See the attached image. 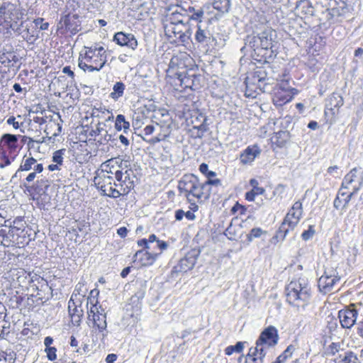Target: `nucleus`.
<instances>
[{"mask_svg": "<svg viewBox=\"0 0 363 363\" xmlns=\"http://www.w3.org/2000/svg\"><path fill=\"white\" fill-rule=\"evenodd\" d=\"M213 6L221 13H226L230 11L231 3L230 0H213Z\"/></svg>", "mask_w": 363, "mask_h": 363, "instance_id": "obj_33", "label": "nucleus"}, {"mask_svg": "<svg viewBox=\"0 0 363 363\" xmlns=\"http://www.w3.org/2000/svg\"><path fill=\"white\" fill-rule=\"evenodd\" d=\"M178 189L180 194H184L187 200L191 202V196L200 199V182L194 174H185L179 182Z\"/></svg>", "mask_w": 363, "mask_h": 363, "instance_id": "obj_6", "label": "nucleus"}, {"mask_svg": "<svg viewBox=\"0 0 363 363\" xmlns=\"http://www.w3.org/2000/svg\"><path fill=\"white\" fill-rule=\"evenodd\" d=\"M330 0H312V3L316 11L323 12V8H327L329 6Z\"/></svg>", "mask_w": 363, "mask_h": 363, "instance_id": "obj_44", "label": "nucleus"}, {"mask_svg": "<svg viewBox=\"0 0 363 363\" xmlns=\"http://www.w3.org/2000/svg\"><path fill=\"white\" fill-rule=\"evenodd\" d=\"M113 41L120 46H125L133 50L138 47V40L132 33L118 32L113 36Z\"/></svg>", "mask_w": 363, "mask_h": 363, "instance_id": "obj_17", "label": "nucleus"}, {"mask_svg": "<svg viewBox=\"0 0 363 363\" xmlns=\"http://www.w3.org/2000/svg\"><path fill=\"white\" fill-rule=\"evenodd\" d=\"M246 79H250L252 84H257L260 89H262V86L264 88L268 84L267 82L269 81L267 73L263 68H257L252 73L251 78L247 77Z\"/></svg>", "mask_w": 363, "mask_h": 363, "instance_id": "obj_22", "label": "nucleus"}, {"mask_svg": "<svg viewBox=\"0 0 363 363\" xmlns=\"http://www.w3.org/2000/svg\"><path fill=\"white\" fill-rule=\"evenodd\" d=\"M272 45V30L266 29L257 35H247L245 40V45L240 49L245 55L247 52H251V56L255 57L262 48H270Z\"/></svg>", "mask_w": 363, "mask_h": 363, "instance_id": "obj_3", "label": "nucleus"}, {"mask_svg": "<svg viewBox=\"0 0 363 363\" xmlns=\"http://www.w3.org/2000/svg\"><path fill=\"white\" fill-rule=\"evenodd\" d=\"M315 230L313 225H309L307 230H304L301 234V238L303 240L307 241L313 238L315 235Z\"/></svg>", "mask_w": 363, "mask_h": 363, "instance_id": "obj_47", "label": "nucleus"}, {"mask_svg": "<svg viewBox=\"0 0 363 363\" xmlns=\"http://www.w3.org/2000/svg\"><path fill=\"white\" fill-rule=\"evenodd\" d=\"M272 45L270 48L259 49V52L257 53L255 60L264 62H269V60H273L276 55L272 50Z\"/></svg>", "mask_w": 363, "mask_h": 363, "instance_id": "obj_29", "label": "nucleus"}, {"mask_svg": "<svg viewBox=\"0 0 363 363\" xmlns=\"http://www.w3.org/2000/svg\"><path fill=\"white\" fill-rule=\"evenodd\" d=\"M6 123L9 125H12L15 129H18L20 127L18 122L16 121V118L14 116H10L7 119Z\"/></svg>", "mask_w": 363, "mask_h": 363, "instance_id": "obj_59", "label": "nucleus"}, {"mask_svg": "<svg viewBox=\"0 0 363 363\" xmlns=\"http://www.w3.org/2000/svg\"><path fill=\"white\" fill-rule=\"evenodd\" d=\"M24 225L21 218H16L13 220V228H16L18 230L23 229Z\"/></svg>", "mask_w": 363, "mask_h": 363, "instance_id": "obj_58", "label": "nucleus"}, {"mask_svg": "<svg viewBox=\"0 0 363 363\" xmlns=\"http://www.w3.org/2000/svg\"><path fill=\"white\" fill-rule=\"evenodd\" d=\"M82 301H79V306L72 309L69 315L72 318V321L74 325L79 326L82 322V318L84 315V311L82 308Z\"/></svg>", "mask_w": 363, "mask_h": 363, "instance_id": "obj_32", "label": "nucleus"}, {"mask_svg": "<svg viewBox=\"0 0 363 363\" xmlns=\"http://www.w3.org/2000/svg\"><path fill=\"white\" fill-rule=\"evenodd\" d=\"M192 77V70L178 74V79L181 82V85L183 86L184 88L191 89V82L193 81Z\"/></svg>", "mask_w": 363, "mask_h": 363, "instance_id": "obj_35", "label": "nucleus"}, {"mask_svg": "<svg viewBox=\"0 0 363 363\" xmlns=\"http://www.w3.org/2000/svg\"><path fill=\"white\" fill-rule=\"evenodd\" d=\"M65 149H61L55 151L52 155V162L62 165L63 162V155L65 154Z\"/></svg>", "mask_w": 363, "mask_h": 363, "instance_id": "obj_46", "label": "nucleus"}, {"mask_svg": "<svg viewBox=\"0 0 363 363\" xmlns=\"http://www.w3.org/2000/svg\"><path fill=\"white\" fill-rule=\"evenodd\" d=\"M264 233H266V232L262 228H254L250 230V233L247 235V240L248 242H252L254 238H260Z\"/></svg>", "mask_w": 363, "mask_h": 363, "instance_id": "obj_43", "label": "nucleus"}, {"mask_svg": "<svg viewBox=\"0 0 363 363\" xmlns=\"http://www.w3.org/2000/svg\"><path fill=\"white\" fill-rule=\"evenodd\" d=\"M338 171H339V167L337 165L331 166L328 168V173H329L330 174H331L333 177L339 176L340 173Z\"/></svg>", "mask_w": 363, "mask_h": 363, "instance_id": "obj_56", "label": "nucleus"}, {"mask_svg": "<svg viewBox=\"0 0 363 363\" xmlns=\"http://www.w3.org/2000/svg\"><path fill=\"white\" fill-rule=\"evenodd\" d=\"M18 62V57L13 51L0 52V67L10 70Z\"/></svg>", "mask_w": 363, "mask_h": 363, "instance_id": "obj_19", "label": "nucleus"}, {"mask_svg": "<svg viewBox=\"0 0 363 363\" xmlns=\"http://www.w3.org/2000/svg\"><path fill=\"white\" fill-rule=\"evenodd\" d=\"M183 9L182 8H177L174 11L170 13L167 16V23H174V24H185L186 21H188L189 18L185 14L181 13V11Z\"/></svg>", "mask_w": 363, "mask_h": 363, "instance_id": "obj_28", "label": "nucleus"}, {"mask_svg": "<svg viewBox=\"0 0 363 363\" xmlns=\"http://www.w3.org/2000/svg\"><path fill=\"white\" fill-rule=\"evenodd\" d=\"M87 314L88 322L92 323V332L98 331L101 337V340H104L108 333L105 309L104 308L99 309L92 307V310L87 311Z\"/></svg>", "mask_w": 363, "mask_h": 363, "instance_id": "obj_5", "label": "nucleus"}, {"mask_svg": "<svg viewBox=\"0 0 363 363\" xmlns=\"http://www.w3.org/2000/svg\"><path fill=\"white\" fill-rule=\"evenodd\" d=\"M245 363H264V361L257 357V356H248V354L245 357Z\"/></svg>", "mask_w": 363, "mask_h": 363, "instance_id": "obj_52", "label": "nucleus"}, {"mask_svg": "<svg viewBox=\"0 0 363 363\" xmlns=\"http://www.w3.org/2000/svg\"><path fill=\"white\" fill-rule=\"evenodd\" d=\"M295 9L298 12L309 16H312L316 11L312 0H299L296 1Z\"/></svg>", "mask_w": 363, "mask_h": 363, "instance_id": "obj_25", "label": "nucleus"}, {"mask_svg": "<svg viewBox=\"0 0 363 363\" xmlns=\"http://www.w3.org/2000/svg\"><path fill=\"white\" fill-rule=\"evenodd\" d=\"M113 180L112 176L102 174L94 177V182L96 188L101 191L102 195L117 199L121 196V194L118 193V189L113 187Z\"/></svg>", "mask_w": 363, "mask_h": 363, "instance_id": "obj_7", "label": "nucleus"}, {"mask_svg": "<svg viewBox=\"0 0 363 363\" xmlns=\"http://www.w3.org/2000/svg\"><path fill=\"white\" fill-rule=\"evenodd\" d=\"M363 185V170L362 168L354 167L347 173L342 182V189H351L357 192Z\"/></svg>", "mask_w": 363, "mask_h": 363, "instance_id": "obj_8", "label": "nucleus"}, {"mask_svg": "<svg viewBox=\"0 0 363 363\" xmlns=\"http://www.w3.org/2000/svg\"><path fill=\"white\" fill-rule=\"evenodd\" d=\"M33 23L36 27H38L41 30H46L49 28V23L44 22V18H38L33 21Z\"/></svg>", "mask_w": 363, "mask_h": 363, "instance_id": "obj_48", "label": "nucleus"}, {"mask_svg": "<svg viewBox=\"0 0 363 363\" xmlns=\"http://www.w3.org/2000/svg\"><path fill=\"white\" fill-rule=\"evenodd\" d=\"M201 23V21L199 20V23L197 25V30L195 33L196 41L206 47L216 46L218 43L216 38L208 28H203Z\"/></svg>", "mask_w": 363, "mask_h": 363, "instance_id": "obj_13", "label": "nucleus"}, {"mask_svg": "<svg viewBox=\"0 0 363 363\" xmlns=\"http://www.w3.org/2000/svg\"><path fill=\"white\" fill-rule=\"evenodd\" d=\"M10 28L15 32L18 33H21V27H23V22L22 21L21 24H18L16 21H13L10 23Z\"/></svg>", "mask_w": 363, "mask_h": 363, "instance_id": "obj_53", "label": "nucleus"}, {"mask_svg": "<svg viewBox=\"0 0 363 363\" xmlns=\"http://www.w3.org/2000/svg\"><path fill=\"white\" fill-rule=\"evenodd\" d=\"M287 302L297 307H304L311 297V289L305 277L292 280L286 286Z\"/></svg>", "mask_w": 363, "mask_h": 363, "instance_id": "obj_2", "label": "nucleus"}, {"mask_svg": "<svg viewBox=\"0 0 363 363\" xmlns=\"http://www.w3.org/2000/svg\"><path fill=\"white\" fill-rule=\"evenodd\" d=\"M185 28V24H174L166 23L164 25L165 35L169 38H177V35Z\"/></svg>", "mask_w": 363, "mask_h": 363, "instance_id": "obj_26", "label": "nucleus"}, {"mask_svg": "<svg viewBox=\"0 0 363 363\" xmlns=\"http://www.w3.org/2000/svg\"><path fill=\"white\" fill-rule=\"evenodd\" d=\"M206 183L209 185V186H221V181L219 179H208L206 181Z\"/></svg>", "mask_w": 363, "mask_h": 363, "instance_id": "obj_62", "label": "nucleus"}, {"mask_svg": "<svg viewBox=\"0 0 363 363\" xmlns=\"http://www.w3.org/2000/svg\"><path fill=\"white\" fill-rule=\"evenodd\" d=\"M296 348L295 346L293 345H289L286 349L282 352L284 355L286 357V358H290L292 356V354L295 351Z\"/></svg>", "mask_w": 363, "mask_h": 363, "instance_id": "obj_55", "label": "nucleus"}, {"mask_svg": "<svg viewBox=\"0 0 363 363\" xmlns=\"http://www.w3.org/2000/svg\"><path fill=\"white\" fill-rule=\"evenodd\" d=\"M303 214L302 203L296 201L286 215L281 225L277 232V238L284 240L289 230H294L298 223Z\"/></svg>", "mask_w": 363, "mask_h": 363, "instance_id": "obj_4", "label": "nucleus"}, {"mask_svg": "<svg viewBox=\"0 0 363 363\" xmlns=\"http://www.w3.org/2000/svg\"><path fill=\"white\" fill-rule=\"evenodd\" d=\"M125 85L122 82H117L113 86V91L110 94V96L115 101H117L123 95Z\"/></svg>", "mask_w": 363, "mask_h": 363, "instance_id": "obj_34", "label": "nucleus"}, {"mask_svg": "<svg viewBox=\"0 0 363 363\" xmlns=\"http://www.w3.org/2000/svg\"><path fill=\"white\" fill-rule=\"evenodd\" d=\"M130 169L125 170L124 172L121 170L116 169L115 172V178L117 182H123V189L126 191H130L134 188V182L130 178Z\"/></svg>", "mask_w": 363, "mask_h": 363, "instance_id": "obj_21", "label": "nucleus"}, {"mask_svg": "<svg viewBox=\"0 0 363 363\" xmlns=\"http://www.w3.org/2000/svg\"><path fill=\"white\" fill-rule=\"evenodd\" d=\"M177 38H179L181 42L184 43H189V41L190 40L189 39V35H186L184 33V30H183L182 31V33H180L178 35H177Z\"/></svg>", "mask_w": 363, "mask_h": 363, "instance_id": "obj_57", "label": "nucleus"}, {"mask_svg": "<svg viewBox=\"0 0 363 363\" xmlns=\"http://www.w3.org/2000/svg\"><path fill=\"white\" fill-rule=\"evenodd\" d=\"M267 347V345L260 342L259 340H257L256 342V347H251L250 349L248 356H257L259 359H261L264 361V359L266 356V347Z\"/></svg>", "mask_w": 363, "mask_h": 363, "instance_id": "obj_30", "label": "nucleus"}, {"mask_svg": "<svg viewBox=\"0 0 363 363\" xmlns=\"http://www.w3.org/2000/svg\"><path fill=\"white\" fill-rule=\"evenodd\" d=\"M144 296H145V292H144V291L141 290V291L137 292L134 296H133L131 297V301H133V302H135V299H137L138 301H139L140 299H143L144 298Z\"/></svg>", "mask_w": 363, "mask_h": 363, "instance_id": "obj_63", "label": "nucleus"}, {"mask_svg": "<svg viewBox=\"0 0 363 363\" xmlns=\"http://www.w3.org/2000/svg\"><path fill=\"white\" fill-rule=\"evenodd\" d=\"M94 291H91L90 296L87 298L86 306L90 305V308L89 310H92V307H95L99 309L103 308V307L101 305H99L97 298L92 295Z\"/></svg>", "mask_w": 363, "mask_h": 363, "instance_id": "obj_45", "label": "nucleus"}, {"mask_svg": "<svg viewBox=\"0 0 363 363\" xmlns=\"http://www.w3.org/2000/svg\"><path fill=\"white\" fill-rule=\"evenodd\" d=\"M289 133L286 130H280L274 133L272 138L273 143H275L278 147H283L289 140Z\"/></svg>", "mask_w": 363, "mask_h": 363, "instance_id": "obj_31", "label": "nucleus"}, {"mask_svg": "<svg viewBox=\"0 0 363 363\" xmlns=\"http://www.w3.org/2000/svg\"><path fill=\"white\" fill-rule=\"evenodd\" d=\"M157 115H160L161 116L168 118L167 121L164 120V121H161L160 122L155 121L156 125L157 126H159L160 128V133L158 135V139H157V140L160 141L162 140H164L167 137L169 136V135L171 133L172 123L169 122L170 118H169V114H168L167 111H166L164 110H162V111L160 110L158 112H156L153 115L152 118L157 119L158 118L157 116Z\"/></svg>", "mask_w": 363, "mask_h": 363, "instance_id": "obj_15", "label": "nucleus"}, {"mask_svg": "<svg viewBox=\"0 0 363 363\" xmlns=\"http://www.w3.org/2000/svg\"><path fill=\"white\" fill-rule=\"evenodd\" d=\"M22 33V36L25 40L28 43H33L38 38V34L36 33V30L35 29H30L28 26H26L24 30L21 32Z\"/></svg>", "mask_w": 363, "mask_h": 363, "instance_id": "obj_37", "label": "nucleus"}, {"mask_svg": "<svg viewBox=\"0 0 363 363\" xmlns=\"http://www.w3.org/2000/svg\"><path fill=\"white\" fill-rule=\"evenodd\" d=\"M79 299L77 301H74V294H72L68 302V312H69L72 309L79 306Z\"/></svg>", "mask_w": 363, "mask_h": 363, "instance_id": "obj_54", "label": "nucleus"}, {"mask_svg": "<svg viewBox=\"0 0 363 363\" xmlns=\"http://www.w3.org/2000/svg\"><path fill=\"white\" fill-rule=\"evenodd\" d=\"M344 104L342 96L337 93H333L326 100L325 105V116L335 120L339 113L340 108Z\"/></svg>", "mask_w": 363, "mask_h": 363, "instance_id": "obj_10", "label": "nucleus"}, {"mask_svg": "<svg viewBox=\"0 0 363 363\" xmlns=\"http://www.w3.org/2000/svg\"><path fill=\"white\" fill-rule=\"evenodd\" d=\"M138 245L145 249H147L150 252L157 251L162 253V250H166L168 247L167 242L163 240H157L155 243H148L145 238L139 240Z\"/></svg>", "mask_w": 363, "mask_h": 363, "instance_id": "obj_23", "label": "nucleus"}, {"mask_svg": "<svg viewBox=\"0 0 363 363\" xmlns=\"http://www.w3.org/2000/svg\"><path fill=\"white\" fill-rule=\"evenodd\" d=\"M184 216V211L182 209H178L175 211V219L177 220H182Z\"/></svg>", "mask_w": 363, "mask_h": 363, "instance_id": "obj_64", "label": "nucleus"}, {"mask_svg": "<svg viewBox=\"0 0 363 363\" xmlns=\"http://www.w3.org/2000/svg\"><path fill=\"white\" fill-rule=\"evenodd\" d=\"M345 363H358L357 357L352 352H349L343 359Z\"/></svg>", "mask_w": 363, "mask_h": 363, "instance_id": "obj_51", "label": "nucleus"}, {"mask_svg": "<svg viewBox=\"0 0 363 363\" xmlns=\"http://www.w3.org/2000/svg\"><path fill=\"white\" fill-rule=\"evenodd\" d=\"M36 164V160L31 156V154H29V157L25 155L23 157L22 162L18 170L12 177V179L15 178L21 177V173L23 171H30L33 169V164Z\"/></svg>", "mask_w": 363, "mask_h": 363, "instance_id": "obj_24", "label": "nucleus"}, {"mask_svg": "<svg viewBox=\"0 0 363 363\" xmlns=\"http://www.w3.org/2000/svg\"><path fill=\"white\" fill-rule=\"evenodd\" d=\"M104 130L103 127H101V123H98L96 125V128L95 130H92L90 135L91 136H96L99 135L102 131Z\"/></svg>", "mask_w": 363, "mask_h": 363, "instance_id": "obj_61", "label": "nucleus"}, {"mask_svg": "<svg viewBox=\"0 0 363 363\" xmlns=\"http://www.w3.org/2000/svg\"><path fill=\"white\" fill-rule=\"evenodd\" d=\"M45 352L47 354V357L49 360L53 361L57 358V349L55 347H50L48 348H45Z\"/></svg>", "mask_w": 363, "mask_h": 363, "instance_id": "obj_50", "label": "nucleus"}, {"mask_svg": "<svg viewBox=\"0 0 363 363\" xmlns=\"http://www.w3.org/2000/svg\"><path fill=\"white\" fill-rule=\"evenodd\" d=\"M342 203H343V199L341 198V195H339V192H338L336 198L334 200V203H333L334 207L336 209H338Z\"/></svg>", "mask_w": 363, "mask_h": 363, "instance_id": "obj_60", "label": "nucleus"}, {"mask_svg": "<svg viewBox=\"0 0 363 363\" xmlns=\"http://www.w3.org/2000/svg\"><path fill=\"white\" fill-rule=\"evenodd\" d=\"M115 128L117 130L123 129L124 133H126L130 128V123L125 121L123 115L119 114L116 116Z\"/></svg>", "mask_w": 363, "mask_h": 363, "instance_id": "obj_36", "label": "nucleus"}, {"mask_svg": "<svg viewBox=\"0 0 363 363\" xmlns=\"http://www.w3.org/2000/svg\"><path fill=\"white\" fill-rule=\"evenodd\" d=\"M200 199H208L212 191L211 186H209L206 182L203 183L200 182Z\"/></svg>", "mask_w": 363, "mask_h": 363, "instance_id": "obj_41", "label": "nucleus"}, {"mask_svg": "<svg viewBox=\"0 0 363 363\" xmlns=\"http://www.w3.org/2000/svg\"><path fill=\"white\" fill-rule=\"evenodd\" d=\"M257 340L267 345V347H274L278 343L279 335L277 328L274 326H269L260 334Z\"/></svg>", "mask_w": 363, "mask_h": 363, "instance_id": "obj_18", "label": "nucleus"}, {"mask_svg": "<svg viewBox=\"0 0 363 363\" xmlns=\"http://www.w3.org/2000/svg\"><path fill=\"white\" fill-rule=\"evenodd\" d=\"M244 342H238L235 345L228 346L225 349V354L226 355H231L233 352L240 353L244 349Z\"/></svg>", "mask_w": 363, "mask_h": 363, "instance_id": "obj_40", "label": "nucleus"}, {"mask_svg": "<svg viewBox=\"0 0 363 363\" xmlns=\"http://www.w3.org/2000/svg\"><path fill=\"white\" fill-rule=\"evenodd\" d=\"M340 279V277L336 270L330 269L325 271L318 279V287L320 291L324 294H327L333 289L334 286Z\"/></svg>", "mask_w": 363, "mask_h": 363, "instance_id": "obj_11", "label": "nucleus"}, {"mask_svg": "<svg viewBox=\"0 0 363 363\" xmlns=\"http://www.w3.org/2000/svg\"><path fill=\"white\" fill-rule=\"evenodd\" d=\"M18 141L17 135L10 133L4 134L0 140V150L6 151L11 155V158L15 160Z\"/></svg>", "mask_w": 363, "mask_h": 363, "instance_id": "obj_14", "label": "nucleus"}, {"mask_svg": "<svg viewBox=\"0 0 363 363\" xmlns=\"http://www.w3.org/2000/svg\"><path fill=\"white\" fill-rule=\"evenodd\" d=\"M52 126H57V131H55L54 133L52 134V137H56L61 133L62 125L60 123L57 122L56 119L52 118V117L51 116V118H50L48 124L47 125V128L45 130V132L46 133L47 135L50 133V132H49L48 130L50 128H52Z\"/></svg>", "mask_w": 363, "mask_h": 363, "instance_id": "obj_39", "label": "nucleus"}, {"mask_svg": "<svg viewBox=\"0 0 363 363\" xmlns=\"http://www.w3.org/2000/svg\"><path fill=\"white\" fill-rule=\"evenodd\" d=\"M346 189H342L341 186L339 189V195H341L342 199H343V208H346L347 207L348 203L351 201L352 196L357 193L354 192L353 190H352L351 192L348 193L345 191Z\"/></svg>", "mask_w": 363, "mask_h": 363, "instance_id": "obj_38", "label": "nucleus"}, {"mask_svg": "<svg viewBox=\"0 0 363 363\" xmlns=\"http://www.w3.org/2000/svg\"><path fill=\"white\" fill-rule=\"evenodd\" d=\"M84 56L80 54L78 60V66L84 72H89L100 71L106 63V50L99 44L91 47H84Z\"/></svg>", "mask_w": 363, "mask_h": 363, "instance_id": "obj_1", "label": "nucleus"}, {"mask_svg": "<svg viewBox=\"0 0 363 363\" xmlns=\"http://www.w3.org/2000/svg\"><path fill=\"white\" fill-rule=\"evenodd\" d=\"M199 252L194 249L188 252L174 267L173 272L176 273H185L192 269L196 262Z\"/></svg>", "mask_w": 363, "mask_h": 363, "instance_id": "obj_12", "label": "nucleus"}, {"mask_svg": "<svg viewBox=\"0 0 363 363\" xmlns=\"http://www.w3.org/2000/svg\"><path fill=\"white\" fill-rule=\"evenodd\" d=\"M14 160L11 158L9 152L4 150H0V167L4 168L11 164V162Z\"/></svg>", "mask_w": 363, "mask_h": 363, "instance_id": "obj_42", "label": "nucleus"}, {"mask_svg": "<svg viewBox=\"0 0 363 363\" xmlns=\"http://www.w3.org/2000/svg\"><path fill=\"white\" fill-rule=\"evenodd\" d=\"M159 255H160V252H150L143 247L142 250H138L133 257L135 261L138 260L142 266H150L153 264Z\"/></svg>", "mask_w": 363, "mask_h": 363, "instance_id": "obj_16", "label": "nucleus"}, {"mask_svg": "<svg viewBox=\"0 0 363 363\" xmlns=\"http://www.w3.org/2000/svg\"><path fill=\"white\" fill-rule=\"evenodd\" d=\"M357 316L358 311L354 304H350L338 312L340 323L343 328H352L357 323Z\"/></svg>", "mask_w": 363, "mask_h": 363, "instance_id": "obj_9", "label": "nucleus"}, {"mask_svg": "<svg viewBox=\"0 0 363 363\" xmlns=\"http://www.w3.org/2000/svg\"><path fill=\"white\" fill-rule=\"evenodd\" d=\"M119 162L116 158H111L103 162L101 165V172L97 174H106V175L114 174L116 167H119Z\"/></svg>", "mask_w": 363, "mask_h": 363, "instance_id": "obj_27", "label": "nucleus"}, {"mask_svg": "<svg viewBox=\"0 0 363 363\" xmlns=\"http://www.w3.org/2000/svg\"><path fill=\"white\" fill-rule=\"evenodd\" d=\"M192 79L193 81L191 84V89H199L201 87V76L195 74L194 72H193Z\"/></svg>", "mask_w": 363, "mask_h": 363, "instance_id": "obj_49", "label": "nucleus"}, {"mask_svg": "<svg viewBox=\"0 0 363 363\" xmlns=\"http://www.w3.org/2000/svg\"><path fill=\"white\" fill-rule=\"evenodd\" d=\"M261 153V150L257 145L248 146L241 154L240 160L244 164L252 163Z\"/></svg>", "mask_w": 363, "mask_h": 363, "instance_id": "obj_20", "label": "nucleus"}]
</instances>
